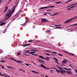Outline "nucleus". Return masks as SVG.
Here are the masks:
<instances>
[{"label": "nucleus", "instance_id": "1", "mask_svg": "<svg viewBox=\"0 0 77 77\" xmlns=\"http://www.w3.org/2000/svg\"><path fill=\"white\" fill-rule=\"evenodd\" d=\"M14 7L15 6H14L13 7L12 10H11L10 9L8 10V11L7 12V14L5 16L6 17H7L8 18H6V20H5V21H6L7 20L9 19V18L11 17V15L13 14V13L14 12V11H15V9H14Z\"/></svg>", "mask_w": 77, "mask_h": 77}, {"label": "nucleus", "instance_id": "2", "mask_svg": "<svg viewBox=\"0 0 77 77\" xmlns=\"http://www.w3.org/2000/svg\"><path fill=\"white\" fill-rule=\"evenodd\" d=\"M57 66L58 68H59L60 72L61 73V74H63V73H65V71H64V69H62V67H61L59 66L58 65H57Z\"/></svg>", "mask_w": 77, "mask_h": 77}, {"label": "nucleus", "instance_id": "3", "mask_svg": "<svg viewBox=\"0 0 77 77\" xmlns=\"http://www.w3.org/2000/svg\"><path fill=\"white\" fill-rule=\"evenodd\" d=\"M39 58H40V59H45V60H48V61L49 60V59L50 58V57H46L45 58L44 57H43L41 55H39Z\"/></svg>", "mask_w": 77, "mask_h": 77}, {"label": "nucleus", "instance_id": "4", "mask_svg": "<svg viewBox=\"0 0 77 77\" xmlns=\"http://www.w3.org/2000/svg\"><path fill=\"white\" fill-rule=\"evenodd\" d=\"M54 6H49V7H42L38 9V10H41V9H46V8H54Z\"/></svg>", "mask_w": 77, "mask_h": 77}, {"label": "nucleus", "instance_id": "5", "mask_svg": "<svg viewBox=\"0 0 77 77\" xmlns=\"http://www.w3.org/2000/svg\"><path fill=\"white\" fill-rule=\"evenodd\" d=\"M37 60L38 61V62H39L41 64H44L45 62L43 61V60L41 59H37Z\"/></svg>", "mask_w": 77, "mask_h": 77}, {"label": "nucleus", "instance_id": "6", "mask_svg": "<svg viewBox=\"0 0 77 77\" xmlns=\"http://www.w3.org/2000/svg\"><path fill=\"white\" fill-rule=\"evenodd\" d=\"M48 20L46 19H42L41 23H46V22H48Z\"/></svg>", "mask_w": 77, "mask_h": 77}, {"label": "nucleus", "instance_id": "7", "mask_svg": "<svg viewBox=\"0 0 77 77\" xmlns=\"http://www.w3.org/2000/svg\"><path fill=\"white\" fill-rule=\"evenodd\" d=\"M68 62V61H67L66 60H63L62 63H65V64H66V63Z\"/></svg>", "mask_w": 77, "mask_h": 77}, {"label": "nucleus", "instance_id": "8", "mask_svg": "<svg viewBox=\"0 0 77 77\" xmlns=\"http://www.w3.org/2000/svg\"><path fill=\"white\" fill-rule=\"evenodd\" d=\"M67 74H72V73H71V71L69 70H67Z\"/></svg>", "mask_w": 77, "mask_h": 77}, {"label": "nucleus", "instance_id": "9", "mask_svg": "<svg viewBox=\"0 0 77 77\" xmlns=\"http://www.w3.org/2000/svg\"><path fill=\"white\" fill-rule=\"evenodd\" d=\"M8 9V7H7V6H6L5 8V9L4 10V12L5 13L6 12Z\"/></svg>", "mask_w": 77, "mask_h": 77}, {"label": "nucleus", "instance_id": "10", "mask_svg": "<svg viewBox=\"0 0 77 77\" xmlns=\"http://www.w3.org/2000/svg\"><path fill=\"white\" fill-rule=\"evenodd\" d=\"M41 66H40V67H42V68H45V67L44 66L43 64H41L40 65Z\"/></svg>", "mask_w": 77, "mask_h": 77}, {"label": "nucleus", "instance_id": "11", "mask_svg": "<svg viewBox=\"0 0 77 77\" xmlns=\"http://www.w3.org/2000/svg\"><path fill=\"white\" fill-rule=\"evenodd\" d=\"M5 22L2 23L0 24V26H2L5 25Z\"/></svg>", "mask_w": 77, "mask_h": 77}, {"label": "nucleus", "instance_id": "12", "mask_svg": "<svg viewBox=\"0 0 77 77\" xmlns=\"http://www.w3.org/2000/svg\"><path fill=\"white\" fill-rule=\"evenodd\" d=\"M7 68H10V69L12 68V69H13L15 70V69H14V68H13V67H11L8 66H7Z\"/></svg>", "mask_w": 77, "mask_h": 77}, {"label": "nucleus", "instance_id": "13", "mask_svg": "<svg viewBox=\"0 0 77 77\" xmlns=\"http://www.w3.org/2000/svg\"><path fill=\"white\" fill-rule=\"evenodd\" d=\"M56 70V71L57 72V73H60V71H59V70L57 69H55Z\"/></svg>", "mask_w": 77, "mask_h": 77}, {"label": "nucleus", "instance_id": "14", "mask_svg": "<svg viewBox=\"0 0 77 77\" xmlns=\"http://www.w3.org/2000/svg\"><path fill=\"white\" fill-rule=\"evenodd\" d=\"M1 62H2V63H6V61L3 60H1Z\"/></svg>", "mask_w": 77, "mask_h": 77}, {"label": "nucleus", "instance_id": "15", "mask_svg": "<svg viewBox=\"0 0 77 77\" xmlns=\"http://www.w3.org/2000/svg\"><path fill=\"white\" fill-rule=\"evenodd\" d=\"M8 26L6 27V28L5 29V31L3 32V33H5V32H6V30H7V29H8Z\"/></svg>", "mask_w": 77, "mask_h": 77}, {"label": "nucleus", "instance_id": "16", "mask_svg": "<svg viewBox=\"0 0 77 77\" xmlns=\"http://www.w3.org/2000/svg\"><path fill=\"white\" fill-rule=\"evenodd\" d=\"M29 51H30V50H27L26 51L24 52V53H29V54H30V53L31 52H29Z\"/></svg>", "mask_w": 77, "mask_h": 77}, {"label": "nucleus", "instance_id": "17", "mask_svg": "<svg viewBox=\"0 0 77 77\" xmlns=\"http://www.w3.org/2000/svg\"><path fill=\"white\" fill-rule=\"evenodd\" d=\"M74 25V26H77V23H75V24H74L73 25H72L71 26H67V27H71V26H72Z\"/></svg>", "mask_w": 77, "mask_h": 77}, {"label": "nucleus", "instance_id": "18", "mask_svg": "<svg viewBox=\"0 0 77 77\" xmlns=\"http://www.w3.org/2000/svg\"><path fill=\"white\" fill-rule=\"evenodd\" d=\"M57 14H59V13H55L54 15H52V16H54L56 15H57Z\"/></svg>", "mask_w": 77, "mask_h": 77}, {"label": "nucleus", "instance_id": "19", "mask_svg": "<svg viewBox=\"0 0 77 77\" xmlns=\"http://www.w3.org/2000/svg\"><path fill=\"white\" fill-rule=\"evenodd\" d=\"M62 3V2L61 1H60L59 2H57L55 3V4H59L60 3Z\"/></svg>", "mask_w": 77, "mask_h": 77}, {"label": "nucleus", "instance_id": "20", "mask_svg": "<svg viewBox=\"0 0 77 77\" xmlns=\"http://www.w3.org/2000/svg\"><path fill=\"white\" fill-rule=\"evenodd\" d=\"M59 28H60V29H61V27H60V26H57L56 27L54 28V29H58Z\"/></svg>", "mask_w": 77, "mask_h": 77}, {"label": "nucleus", "instance_id": "21", "mask_svg": "<svg viewBox=\"0 0 77 77\" xmlns=\"http://www.w3.org/2000/svg\"><path fill=\"white\" fill-rule=\"evenodd\" d=\"M53 59H54V60H56V61H57V62H58L59 61L58 60H57V59L55 58H53Z\"/></svg>", "mask_w": 77, "mask_h": 77}, {"label": "nucleus", "instance_id": "22", "mask_svg": "<svg viewBox=\"0 0 77 77\" xmlns=\"http://www.w3.org/2000/svg\"><path fill=\"white\" fill-rule=\"evenodd\" d=\"M45 55H47V56H50V54H47L46 53H45Z\"/></svg>", "mask_w": 77, "mask_h": 77}, {"label": "nucleus", "instance_id": "23", "mask_svg": "<svg viewBox=\"0 0 77 77\" xmlns=\"http://www.w3.org/2000/svg\"><path fill=\"white\" fill-rule=\"evenodd\" d=\"M35 53H36V52H35V51L32 52L30 53V54H33Z\"/></svg>", "mask_w": 77, "mask_h": 77}, {"label": "nucleus", "instance_id": "24", "mask_svg": "<svg viewBox=\"0 0 77 77\" xmlns=\"http://www.w3.org/2000/svg\"><path fill=\"white\" fill-rule=\"evenodd\" d=\"M0 66H2V69H5V67H3V65H0Z\"/></svg>", "mask_w": 77, "mask_h": 77}, {"label": "nucleus", "instance_id": "25", "mask_svg": "<svg viewBox=\"0 0 77 77\" xmlns=\"http://www.w3.org/2000/svg\"><path fill=\"white\" fill-rule=\"evenodd\" d=\"M33 40L28 41L27 42H33Z\"/></svg>", "mask_w": 77, "mask_h": 77}, {"label": "nucleus", "instance_id": "26", "mask_svg": "<svg viewBox=\"0 0 77 77\" xmlns=\"http://www.w3.org/2000/svg\"><path fill=\"white\" fill-rule=\"evenodd\" d=\"M25 65H26V66H29V65H31L30 64H27V63H25Z\"/></svg>", "mask_w": 77, "mask_h": 77}, {"label": "nucleus", "instance_id": "27", "mask_svg": "<svg viewBox=\"0 0 77 77\" xmlns=\"http://www.w3.org/2000/svg\"><path fill=\"white\" fill-rule=\"evenodd\" d=\"M77 5V3H76L75 4L71 5V6H74V5Z\"/></svg>", "mask_w": 77, "mask_h": 77}, {"label": "nucleus", "instance_id": "28", "mask_svg": "<svg viewBox=\"0 0 77 77\" xmlns=\"http://www.w3.org/2000/svg\"><path fill=\"white\" fill-rule=\"evenodd\" d=\"M14 61H15V62H17V63H20L19 62H18V61H17L16 60L14 59Z\"/></svg>", "mask_w": 77, "mask_h": 77}, {"label": "nucleus", "instance_id": "29", "mask_svg": "<svg viewBox=\"0 0 77 77\" xmlns=\"http://www.w3.org/2000/svg\"><path fill=\"white\" fill-rule=\"evenodd\" d=\"M45 69H50L51 68H50L48 67L47 68L46 67H45Z\"/></svg>", "mask_w": 77, "mask_h": 77}, {"label": "nucleus", "instance_id": "30", "mask_svg": "<svg viewBox=\"0 0 77 77\" xmlns=\"http://www.w3.org/2000/svg\"><path fill=\"white\" fill-rule=\"evenodd\" d=\"M62 68V69H66V70H68V69L66 68Z\"/></svg>", "mask_w": 77, "mask_h": 77}, {"label": "nucleus", "instance_id": "31", "mask_svg": "<svg viewBox=\"0 0 77 77\" xmlns=\"http://www.w3.org/2000/svg\"><path fill=\"white\" fill-rule=\"evenodd\" d=\"M25 45H26V46H28V45H30V44H26Z\"/></svg>", "mask_w": 77, "mask_h": 77}, {"label": "nucleus", "instance_id": "32", "mask_svg": "<svg viewBox=\"0 0 77 77\" xmlns=\"http://www.w3.org/2000/svg\"><path fill=\"white\" fill-rule=\"evenodd\" d=\"M5 75H6V76H6V77H10V76H9V75H8L6 74H5Z\"/></svg>", "mask_w": 77, "mask_h": 77}, {"label": "nucleus", "instance_id": "33", "mask_svg": "<svg viewBox=\"0 0 77 77\" xmlns=\"http://www.w3.org/2000/svg\"><path fill=\"white\" fill-rule=\"evenodd\" d=\"M32 72H33V73H35V72H36V71H34V70H31Z\"/></svg>", "mask_w": 77, "mask_h": 77}, {"label": "nucleus", "instance_id": "34", "mask_svg": "<svg viewBox=\"0 0 77 77\" xmlns=\"http://www.w3.org/2000/svg\"><path fill=\"white\" fill-rule=\"evenodd\" d=\"M61 25H62V24H60V25H55L54 26H61Z\"/></svg>", "mask_w": 77, "mask_h": 77}, {"label": "nucleus", "instance_id": "35", "mask_svg": "<svg viewBox=\"0 0 77 77\" xmlns=\"http://www.w3.org/2000/svg\"><path fill=\"white\" fill-rule=\"evenodd\" d=\"M70 54L71 55H72V56H74L75 54H72L70 53Z\"/></svg>", "mask_w": 77, "mask_h": 77}, {"label": "nucleus", "instance_id": "36", "mask_svg": "<svg viewBox=\"0 0 77 77\" xmlns=\"http://www.w3.org/2000/svg\"><path fill=\"white\" fill-rule=\"evenodd\" d=\"M69 66H70V67H72V66H73V65L72 64H70L69 65Z\"/></svg>", "mask_w": 77, "mask_h": 77}, {"label": "nucleus", "instance_id": "37", "mask_svg": "<svg viewBox=\"0 0 77 77\" xmlns=\"http://www.w3.org/2000/svg\"><path fill=\"white\" fill-rule=\"evenodd\" d=\"M51 53H54V54H57V53H56V52H51Z\"/></svg>", "mask_w": 77, "mask_h": 77}, {"label": "nucleus", "instance_id": "38", "mask_svg": "<svg viewBox=\"0 0 77 77\" xmlns=\"http://www.w3.org/2000/svg\"><path fill=\"white\" fill-rule=\"evenodd\" d=\"M17 5H18V4H17L15 5V7H14V9H15V8H16V7H17Z\"/></svg>", "mask_w": 77, "mask_h": 77}, {"label": "nucleus", "instance_id": "39", "mask_svg": "<svg viewBox=\"0 0 77 77\" xmlns=\"http://www.w3.org/2000/svg\"><path fill=\"white\" fill-rule=\"evenodd\" d=\"M45 51H46V52H51V51H46V50H45Z\"/></svg>", "mask_w": 77, "mask_h": 77}, {"label": "nucleus", "instance_id": "40", "mask_svg": "<svg viewBox=\"0 0 77 77\" xmlns=\"http://www.w3.org/2000/svg\"><path fill=\"white\" fill-rule=\"evenodd\" d=\"M17 62H21V63H22V62H23V61L20 60H17Z\"/></svg>", "mask_w": 77, "mask_h": 77}, {"label": "nucleus", "instance_id": "41", "mask_svg": "<svg viewBox=\"0 0 77 77\" xmlns=\"http://www.w3.org/2000/svg\"><path fill=\"white\" fill-rule=\"evenodd\" d=\"M58 54L59 55V56H63V55L60 54Z\"/></svg>", "mask_w": 77, "mask_h": 77}, {"label": "nucleus", "instance_id": "42", "mask_svg": "<svg viewBox=\"0 0 77 77\" xmlns=\"http://www.w3.org/2000/svg\"><path fill=\"white\" fill-rule=\"evenodd\" d=\"M71 7L69 8L68 9V11H69V10H71Z\"/></svg>", "mask_w": 77, "mask_h": 77}, {"label": "nucleus", "instance_id": "43", "mask_svg": "<svg viewBox=\"0 0 77 77\" xmlns=\"http://www.w3.org/2000/svg\"><path fill=\"white\" fill-rule=\"evenodd\" d=\"M65 52H66V53H68V54H70V53H69V52H67V51H65Z\"/></svg>", "mask_w": 77, "mask_h": 77}, {"label": "nucleus", "instance_id": "44", "mask_svg": "<svg viewBox=\"0 0 77 77\" xmlns=\"http://www.w3.org/2000/svg\"><path fill=\"white\" fill-rule=\"evenodd\" d=\"M51 69H56V68H54V67H51Z\"/></svg>", "mask_w": 77, "mask_h": 77}, {"label": "nucleus", "instance_id": "45", "mask_svg": "<svg viewBox=\"0 0 77 77\" xmlns=\"http://www.w3.org/2000/svg\"><path fill=\"white\" fill-rule=\"evenodd\" d=\"M52 11V10H46L47 11Z\"/></svg>", "mask_w": 77, "mask_h": 77}, {"label": "nucleus", "instance_id": "46", "mask_svg": "<svg viewBox=\"0 0 77 77\" xmlns=\"http://www.w3.org/2000/svg\"><path fill=\"white\" fill-rule=\"evenodd\" d=\"M55 62H56V63H57V64H58V65H59V63H58V62L56 61H55Z\"/></svg>", "mask_w": 77, "mask_h": 77}, {"label": "nucleus", "instance_id": "47", "mask_svg": "<svg viewBox=\"0 0 77 77\" xmlns=\"http://www.w3.org/2000/svg\"><path fill=\"white\" fill-rule=\"evenodd\" d=\"M35 73L36 74H39V73L38 72H35Z\"/></svg>", "mask_w": 77, "mask_h": 77}, {"label": "nucleus", "instance_id": "48", "mask_svg": "<svg viewBox=\"0 0 77 77\" xmlns=\"http://www.w3.org/2000/svg\"><path fill=\"white\" fill-rule=\"evenodd\" d=\"M28 21H29V20H26V21H25V23H27V22H28Z\"/></svg>", "mask_w": 77, "mask_h": 77}, {"label": "nucleus", "instance_id": "49", "mask_svg": "<svg viewBox=\"0 0 77 77\" xmlns=\"http://www.w3.org/2000/svg\"><path fill=\"white\" fill-rule=\"evenodd\" d=\"M71 0H70L69 1H67V3H68L69 2H71Z\"/></svg>", "mask_w": 77, "mask_h": 77}, {"label": "nucleus", "instance_id": "50", "mask_svg": "<svg viewBox=\"0 0 77 77\" xmlns=\"http://www.w3.org/2000/svg\"><path fill=\"white\" fill-rule=\"evenodd\" d=\"M26 56H30V55L29 54H28V55H27L26 54V55H25Z\"/></svg>", "mask_w": 77, "mask_h": 77}, {"label": "nucleus", "instance_id": "51", "mask_svg": "<svg viewBox=\"0 0 77 77\" xmlns=\"http://www.w3.org/2000/svg\"><path fill=\"white\" fill-rule=\"evenodd\" d=\"M17 55H20V53H17Z\"/></svg>", "mask_w": 77, "mask_h": 77}, {"label": "nucleus", "instance_id": "52", "mask_svg": "<svg viewBox=\"0 0 77 77\" xmlns=\"http://www.w3.org/2000/svg\"><path fill=\"white\" fill-rule=\"evenodd\" d=\"M31 63H33L34 65H35V63H34L32 61V62H31Z\"/></svg>", "mask_w": 77, "mask_h": 77}, {"label": "nucleus", "instance_id": "53", "mask_svg": "<svg viewBox=\"0 0 77 77\" xmlns=\"http://www.w3.org/2000/svg\"><path fill=\"white\" fill-rule=\"evenodd\" d=\"M34 51H39L38 50H34Z\"/></svg>", "mask_w": 77, "mask_h": 77}, {"label": "nucleus", "instance_id": "54", "mask_svg": "<svg viewBox=\"0 0 77 77\" xmlns=\"http://www.w3.org/2000/svg\"><path fill=\"white\" fill-rule=\"evenodd\" d=\"M22 46H23V47H26V45H22Z\"/></svg>", "mask_w": 77, "mask_h": 77}, {"label": "nucleus", "instance_id": "55", "mask_svg": "<svg viewBox=\"0 0 77 77\" xmlns=\"http://www.w3.org/2000/svg\"><path fill=\"white\" fill-rule=\"evenodd\" d=\"M32 55H34V56H36V54H33Z\"/></svg>", "mask_w": 77, "mask_h": 77}, {"label": "nucleus", "instance_id": "56", "mask_svg": "<svg viewBox=\"0 0 77 77\" xmlns=\"http://www.w3.org/2000/svg\"><path fill=\"white\" fill-rule=\"evenodd\" d=\"M11 60H14V59L12 58H11Z\"/></svg>", "mask_w": 77, "mask_h": 77}, {"label": "nucleus", "instance_id": "57", "mask_svg": "<svg viewBox=\"0 0 77 77\" xmlns=\"http://www.w3.org/2000/svg\"><path fill=\"white\" fill-rule=\"evenodd\" d=\"M75 71L76 72V73L77 72V69H75Z\"/></svg>", "mask_w": 77, "mask_h": 77}, {"label": "nucleus", "instance_id": "58", "mask_svg": "<svg viewBox=\"0 0 77 77\" xmlns=\"http://www.w3.org/2000/svg\"><path fill=\"white\" fill-rule=\"evenodd\" d=\"M71 70V69L70 68L68 69V70Z\"/></svg>", "mask_w": 77, "mask_h": 77}, {"label": "nucleus", "instance_id": "59", "mask_svg": "<svg viewBox=\"0 0 77 77\" xmlns=\"http://www.w3.org/2000/svg\"><path fill=\"white\" fill-rule=\"evenodd\" d=\"M20 71H23V69H20Z\"/></svg>", "mask_w": 77, "mask_h": 77}, {"label": "nucleus", "instance_id": "60", "mask_svg": "<svg viewBox=\"0 0 77 77\" xmlns=\"http://www.w3.org/2000/svg\"><path fill=\"white\" fill-rule=\"evenodd\" d=\"M45 77H48V76H47V75H45Z\"/></svg>", "mask_w": 77, "mask_h": 77}, {"label": "nucleus", "instance_id": "61", "mask_svg": "<svg viewBox=\"0 0 77 77\" xmlns=\"http://www.w3.org/2000/svg\"><path fill=\"white\" fill-rule=\"evenodd\" d=\"M26 24V23H23V25H25Z\"/></svg>", "mask_w": 77, "mask_h": 77}, {"label": "nucleus", "instance_id": "62", "mask_svg": "<svg viewBox=\"0 0 77 77\" xmlns=\"http://www.w3.org/2000/svg\"><path fill=\"white\" fill-rule=\"evenodd\" d=\"M10 2H10V1H9V2H8V4H9V3H10Z\"/></svg>", "mask_w": 77, "mask_h": 77}, {"label": "nucleus", "instance_id": "63", "mask_svg": "<svg viewBox=\"0 0 77 77\" xmlns=\"http://www.w3.org/2000/svg\"><path fill=\"white\" fill-rule=\"evenodd\" d=\"M2 0H0V3H1V2H2Z\"/></svg>", "mask_w": 77, "mask_h": 77}, {"label": "nucleus", "instance_id": "64", "mask_svg": "<svg viewBox=\"0 0 77 77\" xmlns=\"http://www.w3.org/2000/svg\"><path fill=\"white\" fill-rule=\"evenodd\" d=\"M47 32H50V30H48V31H47L46 30Z\"/></svg>", "mask_w": 77, "mask_h": 77}]
</instances>
